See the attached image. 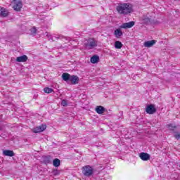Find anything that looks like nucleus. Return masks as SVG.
Masks as SVG:
<instances>
[{
	"label": "nucleus",
	"mask_w": 180,
	"mask_h": 180,
	"mask_svg": "<svg viewBox=\"0 0 180 180\" xmlns=\"http://www.w3.org/2000/svg\"><path fill=\"white\" fill-rule=\"evenodd\" d=\"M116 9L118 13L121 15H129V13H131V11H133L131 4L127 3L120 4L117 6Z\"/></svg>",
	"instance_id": "1"
},
{
	"label": "nucleus",
	"mask_w": 180,
	"mask_h": 180,
	"mask_svg": "<svg viewBox=\"0 0 180 180\" xmlns=\"http://www.w3.org/2000/svg\"><path fill=\"white\" fill-rule=\"evenodd\" d=\"M84 47L86 50H94V49L98 47V40L94 38H89L84 41Z\"/></svg>",
	"instance_id": "2"
},
{
	"label": "nucleus",
	"mask_w": 180,
	"mask_h": 180,
	"mask_svg": "<svg viewBox=\"0 0 180 180\" xmlns=\"http://www.w3.org/2000/svg\"><path fill=\"white\" fill-rule=\"evenodd\" d=\"M82 171L84 176H92L94 172V167L91 165L84 166L82 169Z\"/></svg>",
	"instance_id": "3"
},
{
	"label": "nucleus",
	"mask_w": 180,
	"mask_h": 180,
	"mask_svg": "<svg viewBox=\"0 0 180 180\" xmlns=\"http://www.w3.org/2000/svg\"><path fill=\"white\" fill-rule=\"evenodd\" d=\"M12 4L14 11L20 12V9H22V1L20 0H14Z\"/></svg>",
	"instance_id": "4"
},
{
	"label": "nucleus",
	"mask_w": 180,
	"mask_h": 180,
	"mask_svg": "<svg viewBox=\"0 0 180 180\" xmlns=\"http://www.w3.org/2000/svg\"><path fill=\"white\" fill-rule=\"evenodd\" d=\"M146 110V113H148V115H154V113L157 112V109L155 108V107H154V105L153 104L147 105Z\"/></svg>",
	"instance_id": "5"
},
{
	"label": "nucleus",
	"mask_w": 180,
	"mask_h": 180,
	"mask_svg": "<svg viewBox=\"0 0 180 180\" xmlns=\"http://www.w3.org/2000/svg\"><path fill=\"white\" fill-rule=\"evenodd\" d=\"M45 129H47V125L41 124L32 129V131L33 133H41V131H44Z\"/></svg>",
	"instance_id": "6"
},
{
	"label": "nucleus",
	"mask_w": 180,
	"mask_h": 180,
	"mask_svg": "<svg viewBox=\"0 0 180 180\" xmlns=\"http://www.w3.org/2000/svg\"><path fill=\"white\" fill-rule=\"evenodd\" d=\"M79 82V77L77 75H71L70 79L69 80V84H72V85H77Z\"/></svg>",
	"instance_id": "7"
},
{
	"label": "nucleus",
	"mask_w": 180,
	"mask_h": 180,
	"mask_svg": "<svg viewBox=\"0 0 180 180\" xmlns=\"http://www.w3.org/2000/svg\"><path fill=\"white\" fill-rule=\"evenodd\" d=\"M134 25H136V22L134 21H130L127 23H123L120 26V27H121V29H131V27H133V26H134Z\"/></svg>",
	"instance_id": "8"
},
{
	"label": "nucleus",
	"mask_w": 180,
	"mask_h": 180,
	"mask_svg": "<svg viewBox=\"0 0 180 180\" xmlns=\"http://www.w3.org/2000/svg\"><path fill=\"white\" fill-rule=\"evenodd\" d=\"M139 158L142 161H148L151 158V156L147 153L142 152L139 154Z\"/></svg>",
	"instance_id": "9"
},
{
	"label": "nucleus",
	"mask_w": 180,
	"mask_h": 180,
	"mask_svg": "<svg viewBox=\"0 0 180 180\" xmlns=\"http://www.w3.org/2000/svg\"><path fill=\"white\" fill-rule=\"evenodd\" d=\"M95 111L98 115H103V113H105V112H106V108H105V107H103L102 105H97L95 108Z\"/></svg>",
	"instance_id": "10"
},
{
	"label": "nucleus",
	"mask_w": 180,
	"mask_h": 180,
	"mask_svg": "<svg viewBox=\"0 0 180 180\" xmlns=\"http://www.w3.org/2000/svg\"><path fill=\"white\" fill-rule=\"evenodd\" d=\"M54 39H56V40H58V39L59 40H63V39L68 40V37H64L63 35H56L53 37H51V36H50L49 41H54Z\"/></svg>",
	"instance_id": "11"
},
{
	"label": "nucleus",
	"mask_w": 180,
	"mask_h": 180,
	"mask_svg": "<svg viewBox=\"0 0 180 180\" xmlns=\"http://www.w3.org/2000/svg\"><path fill=\"white\" fill-rule=\"evenodd\" d=\"M27 60H28L27 56L23 55L22 56L17 57L15 61L17 63H26Z\"/></svg>",
	"instance_id": "12"
},
{
	"label": "nucleus",
	"mask_w": 180,
	"mask_h": 180,
	"mask_svg": "<svg viewBox=\"0 0 180 180\" xmlns=\"http://www.w3.org/2000/svg\"><path fill=\"white\" fill-rule=\"evenodd\" d=\"M8 13L9 12L6 10V8L0 6V16L1 18H6Z\"/></svg>",
	"instance_id": "13"
},
{
	"label": "nucleus",
	"mask_w": 180,
	"mask_h": 180,
	"mask_svg": "<svg viewBox=\"0 0 180 180\" xmlns=\"http://www.w3.org/2000/svg\"><path fill=\"white\" fill-rule=\"evenodd\" d=\"M141 23L142 25H150L151 23V20H150V18L147 16H143L142 19L141 20Z\"/></svg>",
	"instance_id": "14"
},
{
	"label": "nucleus",
	"mask_w": 180,
	"mask_h": 180,
	"mask_svg": "<svg viewBox=\"0 0 180 180\" xmlns=\"http://www.w3.org/2000/svg\"><path fill=\"white\" fill-rule=\"evenodd\" d=\"M3 154L6 156V157H15V152H13V150H5L3 151Z\"/></svg>",
	"instance_id": "15"
},
{
	"label": "nucleus",
	"mask_w": 180,
	"mask_h": 180,
	"mask_svg": "<svg viewBox=\"0 0 180 180\" xmlns=\"http://www.w3.org/2000/svg\"><path fill=\"white\" fill-rule=\"evenodd\" d=\"M114 35L117 39H120L123 36V32L120 28H118L114 31Z\"/></svg>",
	"instance_id": "16"
},
{
	"label": "nucleus",
	"mask_w": 180,
	"mask_h": 180,
	"mask_svg": "<svg viewBox=\"0 0 180 180\" xmlns=\"http://www.w3.org/2000/svg\"><path fill=\"white\" fill-rule=\"evenodd\" d=\"M70 78L71 75H70L69 73H63L62 75V79H63V81H65V82H67L68 84H70Z\"/></svg>",
	"instance_id": "17"
},
{
	"label": "nucleus",
	"mask_w": 180,
	"mask_h": 180,
	"mask_svg": "<svg viewBox=\"0 0 180 180\" xmlns=\"http://www.w3.org/2000/svg\"><path fill=\"white\" fill-rule=\"evenodd\" d=\"M156 42H157L156 40L147 41H145L144 46L145 47H153V46H154V44Z\"/></svg>",
	"instance_id": "18"
},
{
	"label": "nucleus",
	"mask_w": 180,
	"mask_h": 180,
	"mask_svg": "<svg viewBox=\"0 0 180 180\" xmlns=\"http://www.w3.org/2000/svg\"><path fill=\"white\" fill-rule=\"evenodd\" d=\"M91 63L92 64H96V63H99V56L98 55L93 56L90 59Z\"/></svg>",
	"instance_id": "19"
},
{
	"label": "nucleus",
	"mask_w": 180,
	"mask_h": 180,
	"mask_svg": "<svg viewBox=\"0 0 180 180\" xmlns=\"http://www.w3.org/2000/svg\"><path fill=\"white\" fill-rule=\"evenodd\" d=\"M43 161L46 165L47 164H51V155L44 156Z\"/></svg>",
	"instance_id": "20"
},
{
	"label": "nucleus",
	"mask_w": 180,
	"mask_h": 180,
	"mask_svg": "<svg viewBox=\"0 0 180 180\" xmlns=\"http://www.w3.org/2000/svg\"><path fill=\"white\" fill-rule=\"evenodd\" d=\"M61 164V161L60 159L56 158L53 161V167H58V166Z\"/></svg>",
	"instance_id": "21"
},
{
	"label": "nucleus",
	"mask_w": 180,
	"mask_h": 180,
	"mask_svg": "<svg viewBox=\"0 0 180 180\" xmlns=\"http://www.w3.org/2000/svg\"><path fill=\"white\" fill-rule=\"evenodd\" d=\"M115 49H120L123 47V44H122L120 41H116L115 42Z\"/></svg>",
	"instance_id": "22"
},
{
	"label": "nucleus",
	"mask_w": 180,
	"mask_h": 180,
	"mask_svg": "<svg viewBox=\"0 0 180 180\" xmlns=\"http://www.w3.org/2000/svg\"><path fill=\"white\" fill-rule=\"evenodd\" d=\"M44 92H45V94H51V92H54V90L49 87H45L44 89Z\"/></svg>",
	"instance_id": "23"
},
{
	"label": "nucleus",
	"mask_w": 180,
	"mask_h": 180,
	"mask_svg": "<svg viewBox=\"0 0 180 180\" xmlns=\"http://www.w3.org/2000/svg\"><path fill=\"white\" fill-rule=\"evenodd\" d=\"M167 127H168L169 130H170L171 131H174V130L176 129V127L172 125V124H167Z\"/></svg>",
	"instance_id": "24"
},
{
	"label": "nucleus",
	"mask_w": 180,
	"mask_h": 180,
	"mask_svg": "<svg viewBox=\"0 0 180 180\" xmlns=\"http://www.w3.org/2000/svg\"><path fill=\"white\" fill-rule=\"evenodd\" d=\"M31 34H36L37 30L36 29V27H34L30 29Z\"/></svg>",
	"instance_id": "25"
},
{
	"label": "nucleus",
	"mask_w": 180,
	"mask_h": 180,
	"mask_svg": "<svg viewBox=\"0 0 180 180\" xmlns=\"http://www.w3.org/2000/svg\"><path fill=\"white\" fill-rule=\"evenodd\" d=\"M61 105L62 106H65V107L68 106V102L67 101V100L63 99L62 100Z\"/></svg>",
	"instance_id": "26"
},
{
	"label": "nucleus",
	"mask_w": 180,
	"mask_h": 180,
	"mask_svg": "<svg viewBox=\"0 0 180 180\" xmlns=\"http://www.w3.org/2000/svg\"><path fill=\"white\" fill-rule=\"evenodd\" d=\"M174 137H175V139H176V140H179V139H180V133H179V132H175V131H174Z\"/></svg>",
	"instance_id": "27"
},
{
	"label": "nucleus",
	"mask_w": 180,
	"mask_h": 180,
	"mask_svg": "<svg viewBox=\"0 0 180 180\" xmlns=\"http://www.w3.org/2000/svg\"><path fill=\"white\" fill-rule=\"evenodd\" d=\"M52 173H53V175L56 176V175H59L60 172H59L58 169H53V172H52Z\"/></svg>",
	"instance_id": "28"
},
{
	"label": "nucleus",
	"mask_w": 180,
	"mask_h": 180,
	"mask_svg": "<svg viewBox=\"0 0 180 180\" xmlns=\"http://www.w3.org/2000/svg\"><path fill=\"white\" fill-rule=\"evenodd\" d=\"M0 130H2V129L0 128Z\"/></svg>",
	"instance_id": "29"
}]
</instances>
